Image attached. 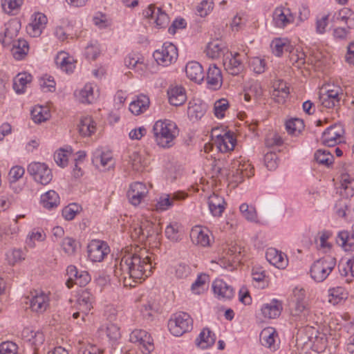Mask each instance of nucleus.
<instances>
[{"label": "nucleus", "mask_w": 354, "mask_h": 354, "mask_svg": "<svg viewBox=\"0 0 354 354\" xmlns=\"http://www.w3.org/2000/svg\"><path fill=\"white\" fill-rule=\"evenodd\" d=\"M114 274L124 286H135L149 277L154 268L151 256L128 253L115 260Z\"/></svg>", "instance_id": "f257e3e1"}, {"label": "nucleus", "mask_w": 354, "mask_h": 354, "mask_svg": "<svg viewBox=\"0 0 354 354\" xmlns=\"http://www.w3.org/2000/svg\"><path fill=\"white\" fill-rule=\"evenodd\" d=\"M152 132L157 145L168 149L174 146L179 130L174 122L170 120H159L153 124Z\"/></svg>", "instance_id": "f03ea898"}, {"label": "nucleus", "mask_w": 354, "mask_h": 354, "mask_svg": "<svg viewBox=\"0 0 354 354\" xmlns=\"http://www.w3.org/2000/svg\"><path fill=\"white\" fill-rule=\"evenodd\" d=\"M336 259L330 256H326L315 261L311 266L310 274L311 278L316 282L324 281L335 268Z\"/></svg>", "instance_id": "7ed1b4c3"}, {"label": "nucleus", "mask_w": 354, "mask_h": 354, "mask_svg": "<svg viewBox=\"0 0 354 354\" xmlns=\"http://www.w3.org/2000/svg\"><path fill=\"white\" fill-rule=\"evenodd\" d=\"M193 327V320L187 313L179 312L172 315L168 322L171 333L176 337L190 331Z\"/></svg>", "instance_id": "20e7f679"}, {"label": "nucleus", "mask_w": 354, "mask_h": 354, "mask_svg": "<svg viewBox=\"0 0 354 354\" xmlns=\"http://www.w3.org/2000/svg\"><path fill=\"white\" fill-rule=\"evenodd\" d=\"M344 97L343 89L337 85L328 86L322 88L319 94V102L326 108L331 109L339 105Z\"/></svg>", "instance_id": "39448f33"}, {"label": "nucleus", "mask_w": 354, "mask_h": 354, "mask_svg": "<svg viewBox=\"0 0 354 354\" xmlns=\"http://www.w3.org/2000/svg\"><path fill=\"white\" fill-rule=\"evenodd\" d=\"M131 233L133 239H138L140 241L144 242L148 239H156L159 234V228L155 223L145 220L134 224Z\"/></svg>", "instance_id": "423d86ee"}, {"label": "nucleus", "mask_w": 354, "mask_h": 354, "mask_svg": "<svg viewBox=\"0 0 354 354\" xmlns=\"http://www.w3.org/2000/svg\"><path fill=\"white\" fill-rule=\"evenodd\" d=\"M93 296L88 290H83L77 296L75 308L76 312L73 313V319L81 317L82 322L86 321V317L93 308Z\"/></svg>", "instance_id": "0eeeda50"}, {"label": "nucleus", "mask_w": 354, "mask_h": 354, "mask_svg": "<svg viewBox=\"0 0 354 354\" xmlns=\"http://www.w3.org/2000/svg\"><path fill=\"white\" fill-rule=\"evenodd\" d=\"M28 173L37 183L46 185L53 179V174L48 166L40 162H33L28 165Z\"/></svg>", "instance_id": "6e6552de"}, {"label": "nucleus", "mask_w": 354, "mask_h": 354, "mask_svg": "<svg viewBox=\"0 0 354 354\" xmlns=\"http://www.w3.org/2000/svg\"><path fill=\"white\" fill-rule=\"evenodd\" d=\"M178 49L172 43H164L160 49L153 53V57L159 65L167 66L176 62Z\"/></svg>", "instance_id": "1a4fd4ad"}, {"label": "nucleus", "mask_w": 354, "mask_h": 354, "mask_svg": "<svg viewBox=\"0 0 354 354\" xmlns=\"http://www.w3.org/2000/svg\"><path fill=\"white\" fill-rule=\"evenodd\" d=\"M218 129H214L212 137L214 144L222 153L232 151L235 147L236 140L234 133L230 131H223V133L217 134Z\"/></svg>", "instance_id": "9d476101"}, {"label": "nucleus", "mask_w": 354, "mask_h": 354, "mask_svg": "<svg viewBox=\"0 0 354 354\" xmlns=\"http://www.w3.org/2000/svg\"><path fill=\"white\" fill-rule=\"evenodd\" d=\"M110 252L107 243L100 240H93L88 245V256L93 262H101Z\"/></svg>", "instance_id": "9b49d317"}, {"label": "nucleus", "mask_w": 354, "mask_h": 354, "mask_svg": "<svg viewBox=\"0 0 354 354\" xmlns=\"http://www.w3.org/2000/svg\"><path fill=\"white\" fill-rule=\"evenodd\" d=\"M344 133V129L342 125L335 124L323 132L322 142L324 145L333 147L342 142Z\"/></svg>", "instance_id": "f8f14e48"}, {"label": "nucleus", "mask_w": 354, "mask_h": 354, "mask_svg": "<svg viewBox=\"0 0 354 354\" xmlns=\"http://www.w3.org/2000/svg\"><path fill=\"white\" fill-rule=\"evenodd\" d=\"M21 28V23L17 19H12L4 24L0 32V41L3 46H9L14 41Z\"/></svg>", "instance_id": "ddd939ff"}, {"label": "nucleus", "mask_w": 354, "mask_h": 354, "mask_svg": "<svg viewBox=\"0 0 354 354\" xmlns=\"http://www.w3.org/2000/svg\"><path fill=\"white\" fill-rule=\"evenodd\" d=\"M253 168L248 162L241 163L239 160H236L232 164V167L229 173L232 176V180L236 183L243 182L245 177L250 178L253 176Z\"/></svg>", "instance_id": "4468645a"}, {"label": "nucleus", "mask_w": 354, "mask_h": 354, "mask_svg": "<svg viewBox=\"0 0 354 354\" xmlns=\"http://www.w3.org/2000/svg\"><path fill=\"white\" fill-rule=\"evenodd\" d=\"M225 71L232 75H237L243 71L244 65L241 56L239 53L233 55L228 52L223 59Z\"/></svg>", "instance_id": "2eb2a0df"}, {"label": "nucleus", "mask_w": 354, "mask_h": 354, "mask_svg": "<svg viewBox=\"0 0 354 354\" xmlns=\"http://www.w3.org/2000/svg\"><path fill=\"white\" fill-rule=\"evenodd\" d=\"M143 15L146 18L154 19L156 26L160 28L166 27L169 22V18L167 13L153 4L149 5L143 11Z\"/></svg>", "instance_id": "dca6fc26"}, {"label": "nucleus", "mask_w": 354, "mask_h": 354, "mask_svg": "<svg viewBox=\"0 0 354 354\" xmlns=\"http://www.w3.org/2000/svg\"><path fill=\"white\" fill-rule=\"evenodd\" d=\"M148 193V189L145 184L140 182H135L131 184L127 192V197L129 202L134 206L141 203Z\"/></svg>", "instance_id": "f3484780"}, {"label": "nucleus", "mask_w": 354, "mask_h": 354, "mask_svg": "<svg viewBox=\"0 0 354 354\" xmlns=\"http://www.w3.org/2000/svg\"><path fill=\"white\" fill-rule=\"evenodd\" d=\"M186 196V194L183 192H177L171 194H162L157 199L156 209L160 212L166 211L174 205L175 201L183 200Z\"/></svg>", "instance_id": "a211bd4d"}, {"label": "nucleus", "mask_w": 354, "mask_h": 354, "mask_svg": "<svg viewBox=\"0 0 354 354\" xmlns=\"http://www.w3.org/2000/svg\"><path fill=\"white\" fill-rule=\"evenodd\" d=\"M211 234L210 231L207 227L196 225L191 230L190 238L193 243L202 247H207L210 245Z\"/></svg>", "instance_id": "6ab92c4d"}, {"label": "nucleus", "mask_w": 354, "mask_h": 354, "mask_svg": "<svg viewBox=\"0 0 354 354\" xmlns=\"http://www.w3.org/2000/svg\"><path fill=\"white\" fill-rule=\"evenodd\" d=\"M295 17L290 10L285 7L277 8L272 15V21L277 28H284L293 23Z\"/></svg>", "instance_id": "aec40b11"}, {"label": "nucleus", "mask_w": 354, "mask_h": 354, "mask_svg": "<svg viewBox=\"0 0 354 354\" xmlns=\"http://www.w3.org/2000/svg\"><path fill=\"white\" fill-rule=\"evenodd\" d=\"M266 258L270 264L279 269H284L288 264L287 256L275 248H268L266 253Z\"/></svg>", "instance_id": "412c9836"}, {"label": "nucleus", "mask_w": 354, "mask_h": 354, "mask_svg": "<svg viewBox=\"0 0 354 354\" xmlns=\"http://www.w3.org/2000/svg\"><path fill=\"white\" fill-rule=\"evenodd\" d=\"M207 87L212 90H218L223 84L221 71L215 64L210 65L207 72Z\"/></svg>", "instance_id": "4be33fe9"}, {"label": "nucleus", "mask_w": 354, "mask_h": 354, "mask_svg": "<svg viewBox=\"0 0 354 354\" xmlns=\"http://www.w3.org/2000/svg\"><path fill=\"white\" fill-rule=\"evenodd\" d=\"M26 299L30 303L31 310L37 313L44 312L49 305L48 296L44 292H36L31 298L27 297Z\"/></svg>", "instance_id": "5701e85b"}, {"label": "nucleus", "mask_w": 354, "mask_h": 354, "mask_svg": "<svg viewBox=\"0 0 354 354\" xmlns=\"http://www.w3.org/2000/svg\"><path fill=\"white\" fill-rule=\"evenodd\" d=\"M47 17L42 13H37L35 15L32 22L27 27L28 33L33 37H39L47 24Z\"/></svg>", "instance_id": "b1692460"}, {"label": "nucleus", "mask_w": 354, "mask_h": 354, "mask_svg": "<svg viewBox=\"0 0 354 354\" xmlns=\"http://www.w3.org/2000/svg\"><path fill=\"white\" fill-rule=\"evenodd\" d=\"M290 315L295 322L303 324L310 316V310L308 304H290Z\"/></svg>", "instance_id": "393cba45"}, {"label": "nucleus", "mask_w": 354, "mask_h": 354, "mask_svg": "<svg viewBox=\"0 0 354 354\" xmlns=\"http://www.w3.org/2000/svg\"><path fill=\"white\" fill-rule=\"evenodd\" d=\"M214 293L218 299H230L234 296V289L223 279H216L212 283Z\"/></svg>", "instance_id": "a878e982"}, {"label": "nucleus", "mask_w": 354, "mask_h": 354, "mask_svg": "<svg viewBox=\"0 0 354 354\" xmlns=\"http://www.w3.org/2000/svg\"><path fill=\"white\" fill-rule=\"evenodd\" d=\"M185 73L190 80L198 84H201L205 78L203 66L197 62H188L185 66Z\"/></svg>", "instance_id": "bb28decb"}, {"label": "nucleus", "mask_w": 354, "mask_h": 354, "mask_svg": "<svg viewBox=\"0 0 354 354\" xmlns=\"http://www.w3.org/2000/svg\"><path fill=\"white\" fill-rule=\"evenodd\" d=\"M337 243L345 251L354 250V224L351 232L342 230L338 232L336 238Z\"/></svg>", "instance_id": "cd10ccee"}, {"label": "nucleus", "mask_w": 354, "mask_h": 354, "mask_svg": "<svg viewBox=\"0 0 354 354\" xmlns=\"http://www.w3.org/2000/svg\"><path fill=\"white\" fill-rule=\"evenodd\" d=\"M228 49L221 41L214 40L208 43L205 53L207 56L212 59H216L221 56H225Z\"/></svg>", "instance_id": "c85d7f7f"}, {"label": "nucleus", "mask_w": 354, "mask_h": 354, "mask_svg": "<svg viewBox=\"0 0 354 354\" xmlns=\"http://www.w3.org/2000/svg\"><path fill=\"white\" fill-rule=\"evenodd\" d=\"M243 252L244 250L237 244L229 246L226 252V254L229 257L228 262L227 264L224 263L223 267L230 270H234L235 268L234 263L240 262Z\"/></svg>", "instance_id": "c756f323"}, {"label": "nucleus", "mask_w": 354, "mask_h": 354, "mask_svg": "<svg viewBox=\"0 0 354 354\" xmlns=\"http://www.w3.org/2000/svg\"><path fill=\"white\" fill-rule=\"evenodd\" d=\"M92 162L96 166L100 164L105 169H109L114 165V160L111 153L109 152H104L101 149H96L93 152Z\"/></svg>", "instance_id": "7c9ffc66"}, {"label": "nucleus", "mask_w": 354, "mask_h": 354, "mask_svg": "<svg viewBox=\"0 0 354 354\" xmlns=\"http://www.w3.org/2000/svg\"><path fill=\"white\" fill-rule=\"evenodd\" d=\"M129 162L135 171H142L149 162L147 153L143 151H133L129 156Z\"/></svg>", "instance_id": "2f4dec72"}, {"label": "nucleus", "mask_w": 354, "mask_h": 354, "mask_svg": "<svg viewBox=\"0 0 354 354\" xmlns=\"http://www.w3.org/2000/svg\"><path fill=\"white\" fill-rule=\"evenodd\" d=\"M167 95L169 103L176 106L182 105L187 100L185 90L180 86L169 88Z\"/></svg>", "instance_id": "473e14b6"}, {"label": "nucleus", "mask_w": 354, "mask_h": 354, "mask_svg": "<svg viewBox=\"0 0 354 354\" xmlns=\"http://www.w3.org/2000/svg\"><path fill=\"white\" fill-rule=\"evenodd\" d=\"M55 62L58 67L67 73H72L75 66L74 59L64 51L57 55Z\"/></svg>", "instance_id": "72a5a7b5"}, {"label": "nucleus", "mask_w": 354, "mask_h": 354, "mask_svg": "<svg viewBox=\"0 0 354 354\" xmlns=\"http://www.w3.org/2000/svg\"><path fill=\"white\" fill-rule=\"evenodd\" d=\"M208 206L214 216H221L225 209V202L222 196L213 194L208 198Z\"/></svg>", "instance_id": "f704fd0d"}, {"label": "nucleus", "mask_w": 354, "mask_h": 354, "mask_svg": "<svg viewBox=\"0 0 354 354\" xmlns=\"http://www.w3.org/2000/svg\"><path fill=\"white\" fill-rule=\"evenodd\" d=\"M32 76L28 73H20L13 79V89L17 94L26 92V87L32 82Z\"/></svg>", "instance_id": "c9c22d12"}, {"label": "nucleus", "mask_w": 354, "mask_h": 354, "mask_svg": "<svg viewBox=\"0 0 354 354\" xmlns=\"http://www.w3.org/2000/svg\"><path fill=\"white\" fill-rule=\"evenodd\" d=\"M281 310V304L276 299H273L269 304H263L261 308L263 316L268 319H274L279 317Z\"/></svg>", "instance_id": "e433bc0d"}, {"label": "nucleus", "mask_w": 354, "mask_h": 354, "mask_svg": "<svg viewBox=\"0 0 354 354\" xmlns=\"http://www.w3.org/2000/svg\"><path fill=\"white\" fill-rule=\"evenodd\" d=\"M215 341L216 336L214 333L208 328H205L196 339V344L203 349H206L211 347L214 344Z\"/></svg>", "instance_id": "4c0bfd02"}, {"label": "nucleus", "mask_w": 354, "mask_h": 354, "mask_svg": "<svg viewBox=\"0 0 354 354\" xmlns=\"http://www.w3.org/2000/svg\"><path fill=\"white\" fill-rule=\"evenodd\" d=\"M11 53L16 60H21L25 58L29 51V45L26 40L19 39L12 41Z\"/></svg>", "instance_id": "58836bf2"}, {"label": "nucleus", "mask_w": 354, "mask_h": 354, "mask_svg": "<svg viewBox=\"0 0 354 354\" xmlns=\"http://www.w3.org/2000/svg\"><path fill=\"white\" fill-rule=\"evenodd\" d=\"M149 104V98L145 95H141L130 103L129 109L133 114L138 115L145 112L148 109Z\"/></svg>", "instance_id": "ea45409f"}, {"label": "nucleus", "mask_w": 354, "mask_h": 354, "mask_svg": "<svg viewBox=\"0 0 354 354\" xmlns=\"http://www.w3.org/2000/svg\"><path fill=\"white\" fill-rule=\"evenodd\" d=\"M340 195L346 198L354 195V178L348 174H344L341 178V186L339 187Z\"/></svg>", "instance_id": "a19ab883"}, {"label": "nucleus", "mask_w": 354, "mask_h": 354, "mask_svg": "<svg viewBox=\"0 0 354 354\" xmlns=\"http://www.w3.org/2000/svg\"><path fill=\"white\" fill-rule=\"evenodd\" d=\"M93 89L94 87L92 84H86L82 89L75 91V95L80 102L91 104L95 99Z\"/></svg>", "instance_id": "79ce46f5"}, {"label": "nucleus", "mask_w": 354, "mask_h": 354, "mask_svg": "<svg viewBox=\"0 0 354 354\" xmlns=\"http://www.w3.org/2000/svg\"><path fill=\"white\" fill-rule=\"evenodd\" d=\"M41 203L46 209H54L59 204V196L55 191L49 190L41 196Z\"/></svg>", "instance_id": "37998d69"}, {"label": "nucleus", "mask_w": 354, "mask_h": 354, "mask_svg": "<svg viewBox=\"0 0 354 354\" xmlns=\"http://www.w3.org/2000/svg\"><path fill=\"white\" fill-rule=\"evenodd\" d=\"M95 124L90 116L82 117L78 125V131L82 136H90L95 133Z\"/></svg>", "instance_id": "c03bdc74"}, {"label": "nucleus", "mask_w": 354, "mask_h": 354, "mask_svg": "<svg viewBox=\"0 0 354 354\" xmlns=\"http://www.w3.org/2000/svg\"><path fill=\"white\" fill-rule=\"evenodd\" d=\"M158 310V303L151 297L147 300V303L143 304L140 312L143 318L147 321L153 320L155 315Z\"/></svg>", "instance_id": "a18cd8bd"}, {"label": "nucleus", "mask_w": 354, "mask_h": 354, "mask_svg": "<svg viewBox=\"0 0 354 354\" xmlns=\"http://www.w3.org/2000/svg\"><path fill=\"white\" fill-rule=\"evenodd\" d=\"M276 331L273 328L263 329L260 334L261 344L268 348L276 349L275 342Z\"/></svg>", "instance_id": "49530a36"}, {"label": "nucleus", "mask_w": 354, "mask_h": 354, "mask_svg": "<svg viewBox=\"0 0 354 354\" xmlns=\"http://www.w3.org/2000/svg\"><path fill=\"white\" fill-rule=\"evenodd\" d=\"M25 173V169L21 166H14L12 167L10 172L8 174V179L10 182V187L15 192H19L21 188V187H15V183L17 181H18L20 178L23 177Z\"/></svg>", "instance_id": "de8ad7c7"}, {"label": "nucleus", "mask_w": 354, "mask_h": 354, "mask_svg": "<svg viewBox=\"0 0 354 354\" xmlns=\"http://www.w3.org/2000/svg\"><path fill=\"white\" fill-rule=\"evenodd\" d=\"M289 93V88L284 82H281L279 83L278 86H274L272 97L276 102L283 104L288 97Z\"/></svg>", "instance_id": "09e8293b"}, {"label": "nucleus", "mask_w": 354, "mask_h": 354, "mask_svg": "<svg viewBox=\"0 0 354 354\" xmlns=\"http://www.w3.org/2000/svg\"><path fill=\"white\" fill-rule=\"evenodd\" d=\"M124 64L129 68H135L136 71H144L145 64L143 59L139 55L131 53L124 58Z\"/></svg>", "instance_id": "8fccbe9b"}, {"label": "nucleus", "mask_w": 354, "mask_h": 354, "mask_svg": "<svg viewBox=\"0 0 354 354\" xmlns=\"http://www.w3.org/2000/svg\"><path fill=\"white\" fill-rule=\"evenodd\" d=\"M315 160L320 165L330 166L334 160L332 151L328 149H318L314 155Z\"/></svg>", "instance_id": "3c124183"}, {"label": "nucleus", "mask_w": 354, "mask_h": 354, "mask_svg": "<svg viewBox=\"0 0 354 354\" xmlns=\"http://www.w3.org/2000/svg\"><path fill=\"white\" fill-rule=\"evenodd\" d=\"M31 117L35 123H41L46 121L50 117V111L47 107L37 106L31 111Z\"/></svg>", "instance_id": "603ef678"}, {"label": "nucleus", "mask_w": 354, "mask_h": 354, "mask_svg": "<svg viewBox=\"0 0 354 354\" xmlns=\"http://www.w3.org/2000/svg\"><path fill=\"white\" fill-rule=\"evenodd\" d=\"M6 259L10 265H15L24 260L26 250L21 248H13L6 252Z\"/></svg>", "instance_id": "864d4df0"}, {"label": "nucleus", "mask_w": 354, "mask_h": 354, "mask_svg": "<svg viewBox=\"0 0 354 354\" xmlns=\"http://www.w3.org/2000/svg\"><path fill=\"white\" fill-rule=\"evenodd\" d=\"M180 229L181 225L178 223H171L165 229V236L170 241L176 242L181 239Z\"/></svg>", "instance_id": "5fc2aeb1"}, {"label": "nucleus", "mask_w": 354, "mask_h": 354, "mask_svg": "<svg viewBox=\"0 0 354 354\" xmlns=\"http://www.w3.org/2000/svg\"><path fill=\"white\" fill-rule=\"evenodd\" d=\"M207 111V104L205 103H194L188 108V114L192 119H201Z\"/></svg>", "instance_id": "6e6d98bb"}, {"label": "nucleus", "mask_w": 354, "mask_h": 354, "mask_svg": "<svg viewBox=\"0 0 354 354\" xmlns=\"http://www.w3.org/2000/svg\"><path fill=\"white\" fill-rule=\"evenodd\" d=\"M304 122L299 118H293L286 122V129L289 134L297 136L304 129Z\"/></svg>", "instance_id": "4d7b16f0"}, {"label": "nucleus", "mask_w": 354, "mask_h": 354, "mask_svg": "<svg viewBox=\"0 0 354 354\" xmlns=\"http://www.w3.org/2000/svg\"><path fill=\"white\" fill-rule=\"evenodd\" d=\"M240 212L243 216L250 221H256L257 215L256 209L252 206H249L246 203H243L239 207Z\"/></svg>", "instance_id": "13d9d810"}, {"label": "nucleus", "mask_w": 354, "mask_h": 354, "mask_svg": "<svg viewBox=\"0 0 354 354\" xmlns=\"http://www.w3.org/2000/svg\"><path fill=\"white\" fill-rule=\"evenodd\" d=\"M289 57L292 64H296L297 67H300L306 62V55L299 48H293Z\"/></svg>", "instance_id": "bf43d9fd"}, {"label": "nucleus", "mask_w": 354, "mask_h": 354, "mask_svg": "<svg viewBox=\"0 0 354 354\" xmlns=\"http://www.w3.org/2000/svg\"><path fill=\"white\" fill-rule=\"evenodd\" d=\"M290 304H308L304 289L298 287L293 289Z\"/></svg>", "instance_id": "052dcab7"}, {"label": "nucleus", "mask_w": 354, "mask_h": 354, "mask_svg": "<svg viewBox=\"0 0 354 354\" xmlns=\"http://www.w3.org/2000/svg\"><path fill=\"white\" fill-rule=\"evenodd\" d=\"M100 53V45L97 41H91L85 48L87 59L94 60Z\"/></svg>", "instance_id": "680f3d73"}, {"label": "nucleus", "mask_w": 354, "mask_h": 354, "mask_svg": "<svg viewBox=\"0 0 354 354\" xmlns=\"http://www.w3.org/2000/svg\"><path fill=\"white\" fill-rule=\"evenodd\" d=\"M207 276L206 274H200L196 281L192 283L191 290L194 294L200 295L205 290V286Z\"/></svg>", "instance_id": "e2e57ef3"}, {"label": "nucleus", "mask_w": 354, "mask_h": 354, "mask_svg": "<svg viewBox=\"0 0 354 354\" xmlns=\"http://www.w3.org/2000/svg\"><path fill=\"white\" fill-rule=\"evenodd\" d=\"M71 149L70 148V151L59 149L57 151L54 155V160L57 165L64 167L67 165L68 156L71 153Z\"/></svg>", "instance_id": "0e129e2a"}, {"label": "nucleus", "mask_w": 354, "mask_h": 354, "mask_svg": "<svg viewBox=\"0 0 354 354\" xmlns=\"http://www.w3.org/2000/svg\"><path fill=\"white\" fill-rule=\"evenodd\" d=\"M229 107L228 101L226 99L222 98L217 100L214 104V115L218 118H222L225 115V111Z\"/></svg>", "instance_id": "69168bd1"}, {"label": "nucleus", "mask_w": 354, "mask_h": 354, "mask_svg": "<svg viewBox=\"0 0 354 354\" xmlns=\"http://www.w3.org/2000/svg\"><path fill=\"white\" fill-rule=\"evenodd\" d=\"M250 65L252 71L257 74L263 73L266 68L265 59L257 57L251 59Z\"/></svg>", "instance_id": "338daca9"}, {"label": "nucleus", "mask_w": 354, "mask_h": 354, "mask_svg": "<svg viewBox=\"0 0 354 354\" xmlns=\"http://www.w3.org/2000/svg\"><path fill=\"white\" fill-rule=\"evenodd\" d=\"M18 346L10 341L3 342L0 344V354H17Z\"/></svg>", "instance_id": "774afa93"}]
</instances>
